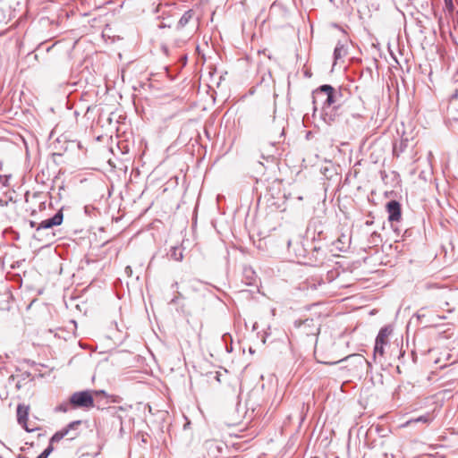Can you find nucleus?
Here are the masks:
<instances>
[{"label": "nucleus", "instance_id": "nucleus-1", "mask_svg": "<svg viewBox=\"0 0 458 458\" xmlns=\"http://www.w3.org/2000/svg\"><path fill=\"white\" fill-rule=\"evenodd\" d=\"M86 424V422L82 420H74L69 423L65 428L56 431L53 437L50 438V441L53 445L59 443L63 439H66L68 441H72L77 439L81 435V427Z\"/></svg>", "mask_w": 458, "mask_h": 458}, {"label": "nucleus", "instance_id": "nucleus-2", "mask_svg": "<svg viewBox=\"0 0 458 458\" xmlns=\"http://www.w3.org/2000/svg\"><path fill=\"white\" fill-rule=\"evenodd\" d=\"M96 391H79L73 393L69 398V403L72 409H90L95 405L93 394Z\"/></svg>", "mask_w": 458, "mask_h": 458}, {"label": "nucleus", "instance_id": "nucleus-3", "mask_svg": "<svg viewBox=\"0 0 458 458\" xmlns=\"http://www.w3.org/2000/svg\"><path fill=\"white\" fill-rule=\"evenodd\" d=\"M335 90L332 86L322 85L313 92V102L321 100L324 107H329L335 103Z\"/></svg>", "mask_w": 458, "mask_h": 458}, {"label": "nucleus", "instance_id": "nucleus-4", "mask_svg": "<svg viewBox=\"0 0 458 458\" xmlns=\"http://www.w3.org/2000/svg\"><path fill=\"white\" fill-rule=\"evenodd\" d=\"M295 324L302 335L316 336L319 334L320 322L318 317L317 319L306 318L304 320L296 321Z\"/></svg>", "mask_w": 458, "mask_h": 458}, {"label": "nucleus", "instance_id": "nucleus-5", "mask_svg": "<svg viewBox=\"0 0 458 458\" xmlns=\"http://www.w3.org/2000/svg\"><path fill=\"white\" fill-rule=\"evenodd\" d=\"M30 410L29 405L19 404L17 406V421L26 431L33 432L37 428L28 422Z\"/></svg>", "mask_w": 458, "mask_h": 458}, {"label": "nucleus", "instance_id": "nucleus-6", "mask_svg": "<svg viewBox=\"0 0 458 458\" xmlns=\"http://www.w3.org/2000/svg\"><path fill=\"white\" fill-rule=\"evenodd\" d=\"M365 362L366 360L362 355L353 354L346 359V365L344 366V369H346L349 372L355 373L360 369H363Z\"/></svg>", "mask_w": 458, "mask_h": 458}, {"label": "nucleus", "instance_id": "nucleus-7", "mask_svg": "<svg viewBox=\"0 0 458 458\" xmlns=\"http://www.w3.org/2000/svg\"><path fill=\"white\" fill-rule=\"evenodd\" d=\"M203 449L206 452V458H217L222 450L220 443L216 440H207L203 444Z\"/></svg>", "mask_w": 458, "mask_h": 458}, {"label": "nucleus", "instance_id": "nucleus-8", "mask_svg": "<svg viewBox=\"0 0 458 458\" xmlns=\"http://www.w3.org/2000/svg\"><path fill=\"white\" fill-rule=\"evenodd\" d=\"M388 220L390 222H399L402 217L401 205L396 200H391L386 204Z\"/></svg>", "mask_w": 458, "mask_h": 458}, {"label": "nucleus", "instance_id": "nucleus-9", "mask_svg": "<svg viewBox=\"0 0 458 458\" xmlns=\"http://www.w3.org/2000/svg\"><path fill=\"white\" fill-rule=\"evenodd\" d=\"M64 216H63V210L60 209L52 218L46 219L42 221L38 226V230L39 229H47L51 228L53 226L60 225L63 223Z\"/></svg>", "mask_w": 458, "mask_h": 458}, {"label": "nucleus", "instance_id": "nucleus-10", "mask_svg": "<svg viewBox=\"0 0 458 458\" xmlns=\"http://www.w3.org/2000/svg\"><path fill=\"white\" fill-rule=\"evenodd\" d=\"M447 111L454 119H458V85L454 90V93L450 96Z\"/></svg>", "mask_w": 458, "mask_h": 458}, {"label": "nucleus", "instance_id": "nucleus-11", "mask_svg": "<svg viewBox=\"0 0 458 458\" xmlns=\"http://www.w3.org/2000/svg\"><path fill=\"white\" fill-rule=\"evenodd\" d=\"M391 334V329L389 327H383L380 329L377 338L376 343H378L379 344H387L388 343V337Z\"/></svg>", "mask_w": 458, "mask_h": 458}, {"label": "nucleus", "instance_id": "nucleus-12", "mask_svg": "<svg viewBox=\"0 0 458 458\" xmlns=\"http://www.w3.org/2000/svg\"><path fill=\"white\" fill-rule=\"evenodd\" d=\"M192 17L193 12L191 10L185 12L184 14L179 20L178 26L181 28L185 27L188 24V22L192 19Z\"/></svg>", "mask_w": 458, "mask_h": 458}, {"label": "nucleus", "instance_id": "nucleus-13", "mask_svg": "<svg viewBox=\"0 0 458 458\" xmlns=\"http://www.w3.org/2000/svg\"><path fill=\"white\" fill-rule=\"evenodd\" d=\"M431 420H432V419L430 418V416L423 415V416H420L418 418H415V419H412V420L407 421L404 426H407L411 423H418V422L429 423Z\"/></svg>", "mask_w": 458, "mask_h": 458}, {"label": "nucleus", "instance_id": "nucleus-14", "mask_svg": "<svg viewBox=\"0 0 458 458\" xmlns=\"http://www.w3.org/2000/svg\"><path fill=\"white\" fill-rule=\"evenodd\" d=\"M54 451V445L49 441V445L41 453L37 458H47V456Z\"/></svg>", "mask_w": 458, "mask_h": 458}, {"label": "nucleus", "instance_id": "nucleus-15", "mask_svg": "<svg viewBox=\"0 0 458 458\" xmlns=\"http://www.w3.org/2000/svg\"><path fill=\"white\" fill-rule=\"evenodd\" d=\"M384 346H385V344H379L378 343H376L375 348H374L375 355L379 354L380 356H383L385 353Z\"/></svg>", "mask_w": 458, "mask_h": 458}, {"label": "nucleus", "instance_id": "nucleus-16", "mask_svg": "<svg viewBox=\"0 0 458 458\" xmlns=\"http://www.w3.org/2000/svg\"><path fill=\"white\" fill-rule=\"evenodd\" d=\"M444 1H445V9L448 11V13H452L454 10V5L453 3V0H444Z\"/></svg>", "mask_w": 458, "mask_h": 458}, {"label": "nucleus", "instance_id": "nucleus-17", "mask_svg": "<svg viewBox=\"0 0 458 458\" xmlns=\"http://www.w3.org/2000/svg\"><path fill=\"white\" fill-rule=\"evenodd\" d=\"M343 47H335L334 51L335 58L338 59L342 55Z\"/></svg>", "mask_w": 458, "mask_h": 458}, {"label": "nucleus", "instance_id": "nucleus-18", "mask_svg": "<svg viewBox=\"0 0 458 458\" xmlns=\"http://www.w3.org/2000/svg\"><path fill=\"white\" fill-rule=\"evenodd\" d=\"M69 405H70V403H68V404H62V405H60L57 408V410L60 411H63V412H66L69 410Z\"/></svg>", "mask_w": 458, "mask_h": 458}, {"label": "nucleus", "instance_id": "nucleus-19", "mask_svg": "<svg viewBox=\"0 0 458 458\" xmlns=\"http://www.w3.org/2000/svg\"><path fill=\"white\" fill-rule=\"evenodd\" d=\"M182 252H180V257H179V258H175V259H176L177 260H179V259H182Z\"/></svg>", "mask_w": 458, "mask_h": 458}, {"label": "nucleus", "instance_id": "nucleus-20", "mask_svg": "<svg viewBox=\"0 0 458 458\" xmlns=\"http://www.w3.org/2000/svg\"><path fill=\"white\" fill-rule=\"evenodd\" d=\"M2 180H3V177H2V175L0 174V182H2Z\"/></svg>", "mask_w": 458, "mask_h": 458}]
</instances>
